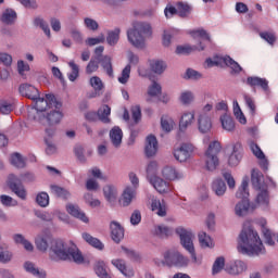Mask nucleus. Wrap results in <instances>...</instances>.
Returning a JSON list of instances; mask_svg holds the SVG:
<instances>
[{
  "label": "nucleus",
  "instance_id": "30",
  "mask_svg": "<svg viewBox=\"0 0 278 278\" xmlns=\"http://www.w3.org/2000/svg\"><path fill=\"white\" fill-rule=\"evenodd\" d=\"M152 212H156L157 216H166V202L157 199H152L151 203Z\"/></svg>",
  "mask_w": 278,
  "mask_h": 278
},
{
  "label": "nucleus",
  "instance_id": "21",
  "mask_svg": "<svg viewBox=\"0 0 278 278\" xmlns=\"http://www.w3.org/2000/svg\"><path fill=\"white\" fill-rule=\"evenodd\" d=\"M258 224L261 225L262 233L265 238L266 244L269 247H275V240H273V231L268 229L266 219H260Z\"/></svg>",
  "mask_w": 278,
  "mask_h": 278
},
{
  "label": "nucleus",
  "instance_id": "4",
  "mask_svg": "<svg viewBox=\"0 0 278 278\" xmlns=\"http://www.w3.org/2000/svg\"><path fill=\"white\" fill-rule=\"evenodd\" d=\"M35 108L28 111L29 121H39L40 114L53 108H62V103L58 102L54 94L47 93L45 97L38 96L35 100Z\"/></svg>",
  "mask_w": 278,
  "mask_h": 278
},
{
  "label": "nucleus",
  "instance_id": "46",
  "mask_svg": "<svg viewBox=\"0 0 278 278\" xmlns=\"http://www.w3.org/2000/svg\"><path fill=\"white\" fill-rule=\"evenodd\" d=\"M247 270V264L242 261H236L235 264L230 267V275H240Z\"/></svg>",
  "mask_w": 278,
  "mask_h": 278
},
{
  "label": "nucleus",
  "instance_id": "38",
  "mask_svg": "<svg viewBox=\"0 0 278 278\" xmlns=\"http://www.w3.org/2000/svg\"><path fill=\"white\" fill-rule=\"evenodd\" d=\"M50 189H51V193L58 197L59 199H68V197H71V192H68V190L58 185H51Z\"/></svg>",
  "mask_w": 278,
  "mask_h": 278
},
{
  "label": "nucleus",
  "instance_id": "52",
  "mask_svg": "<svg viewBox=\"0 0 278 278\" xmlns=\"http://www.w3.org/2000/svg\"><path fill=\"white\" fill-rule=\"evenodd\" d=\"M225 268V257L219 256L215 260L213 267H212V273L213 275H218Z\"/></svg>",
  "mask_w": 278,
  "mask_h": 278
},
{
  "label": "nucleus",
  "instance_id": "42",
  "mask_svg": "<svg viewBox=\"0 0 278 278\" xmlns=\"http://www.w3.org/2000/svg\"><path fill=\"white\" fill-rule=\"evenodd\" d=\"M119 38H121V28H115L114 30H110L106 37L108 45H110L111 47H114V45L118 43Z\"/></svg>",
  "mask_w": 278,
  "mask_h": 278
},
{
  "label": "nucleus",
  "instance_id": "54",
  "mask_svg": "<svg viewBox=\"0 0 278 278\" xmlns=\"http://www.w3.org/2000/svg\"><path fill=\"white\" fill-rule=\"evenodd\" d=\"M68 66L72 68L71 74H68L70 81H75L79 77V65L75 61H71Z\"/></svg>",
  "mask_w": 278,
  "mask_h": 278
},
{
  "label": "nucleus",
  "instance_id": "22",
  "mask_svg": "<svg viewBox=\"0 0 278 278\" xmlns=\"http://www.w3.org/2000/svg\"><path fill=\"white\" fill-rule=\"evenodd\" d=\"M162 175L165 179H168L169 181H175L176 179H181L184 177V174L175 167L167 166L162 170Z\"/></svg>",
  "mask_w": 278,
  "mask_h": 278
},
{
  "label": "nucleus",
  "instance_id": "35",
  "mask_svg": "<svg viewBox=\"0 0 278 278\" xmlns=\"http://www.w3.org/2000/svg\"><path fill=\"white\" fill-rule=\"evenodd\" d=\"M150 68L152 73H156V75H162V73L166 71V63H164V61L161 60H151Z\"/></svg>",
  "mask_w": 278,
  "mask_h": 278
},
{
  "label": "nucleus",
  "instance_id": "5",
  "mask_svg": "<svg viewBox=\"0 0 278 278\" xmlns=\"http://www.w3.org/2000/svg\"><path fill=\"white\" fill-rule=\"evenodd\" d=\"M251 182L255 190H258L256 197V204L262 210H268V204L270 203V195H268V187L264 182V175L260 170H252Z\"/></svg>",
  "mask_w": 278,
  "mask_h": 278
},
{
  "label": "nucleus",
  "instance_id": "43",
  "mask_svg": "<svg viewBox=\"0 0 278 278\" xmlns=\"http://www.w3.org/2000/svg\"><path fill=\"white\" fill-rule=\"evenodd\" d=\"M226 66H229L233 71V73H242V66L238 64V62L233 61L231 56H224L220 59Z\"/></svg>",
  "mask_w": 278,
  "mask_h": 278
},
{
  "label": "nucleus",
  "instance_id": "48",
  "mask_svg": "<svg viewBox=\"0 0 278 278\" xmlns=\"http://www.w3.org/2000/svg\"><path fill=\"white\" fill-rule=\"evenodd\" d=\"M173 125H175V122L168 115H163L161 117V126L163 131H173Z\"/></svg>",
  "mask_w": 278,
  "mask_h": 278
},
{
  "label": "nucleus",
  "instance_id": "64",
  "mask_svg": "<svg viewBox=\"0 0 278 278\" xmlns=\"http://www.w3.org/2000/svg\"><path fill=\"white\" fill-rule=\"evenodd\" d=\"M164 14L166 18H173V16L178 14L177 7H173V4H167L164 9Z\"/></svg>",
  "mask_w": 278,
  "mask_h": 278
},
{
  "label": "nucleus",
  "instance_id": "50",
  "mask_svg": "<svg viewBox=\"0 0 278 278\" xmlns=\"http://www.w3.org/2000/svg\"><path fill=\"white\" fill-rule=\"evenodd\" d=\"M36 203L40 207H47L49 205V193L41 191L36 197Z\"/></svg>",
  "mask_w": 278,
  "mask_h": 278
},
{
  "label": "nucleus",
  "instance_id": "16",
  "mask_svg": "<svg viewBox=\"0 0 278 278\" xmlns=\"http://www.w3.org/2000/svg\"><path fill=\"white\" fill-rule=\"evenodd\" d=\"M134 199H136V188L126 187L119 199V205H123V207H128V205H131Z\"/></svg>",
  "mask_w": 278,
  "mask_h": 278
},
{
  "label": "nucleus",
  "instance_id": "27",
  "mask_svg": "<svg viewBox=\"0 0 278 278\" xmlns=\"http://www.w3.org/2000/svg\"><path fill=\"white\" fill-rule=\"evenodd\" d=\"M192 123H194V112L184 113L179 122L180 131H186Z\"/></svg>",
  "mask_w": 278,
  "mask_h": 278
},
{
  "label": "nucleus",
  "instance_id": "23",
  "mask_svg": "<svg viewBox=\"0 0 278 278\" xmlns=\"http://www.w3.org/2000/svg\"><path fill=\"white\" fill-rule=\"evenodd\" d=\"M111 264H113V266H115V268L119 270L122 275H124V277H134L132 269H127V265L125 264V261L121 258H115L111 261Z\"/></svg>",
  "mask_w": 278,
  "mask_h": 278
},
{
  "label": "nucleus",
  "instance_id": "6",
  "mask_svg": "<svg viewBox=\"0 0 278 278\" xmlns=\"http://www.w3.org/2000/svg\"><path fill=\"white\" fill-rule=\"evenodd\" d=\"M237 199H242L239 203L235 206V213L237 216H247L249 212H253L257 205L251 204L249 202V178L244 177L242 179L241 186L239 187L237 193Z\"/></svg>",
  "mask_w": 278,
  "mask_h": 278
},
{
  "label": "nucleus",
  "instance_id": "19",
  "mask_svg": "<svg viewBox=\"0 0 278 278\" xmlns=\"http://www.w3.org/2000/svg\"><path fill=\"white\" fill-rule=\"evenodd\" d=\"M198 129L201 134H207L212 129V119L207 114L203 113L199 116Z\"/></svg>",
  "mask_w": 278,
  "mask_h": 278
},
{
  "label": "nucleus",
  "instance_id": "32",
  "mask_svg": "<svg viewBox=\"0 0 278 278\" xmlns=\"http://www.w3.org/2000/svg\"><path fill=\"white\" fill-rule=\"evenodd\" d=\"M49 242H51V237L49 236H38L35 240L38 251H41L42 253H46L49 249Z\"/></svg>",
  "mask_w": 278,
  "mask_h": 278
},
{
  "label": "nucleus",
  "instance_id": "1",
  "mask_svg": "<svg viewBox=\"0 0 278 278\" xmlns=\"http://www.w3.org/2000/svg\"><path fill=\"white\" fill-rule=\"evenodd\" d=\"M239 253L243 255H264L266 248L260 238L257 230H254L251 225H243V228L238 237Z\"/></svg>",
  "mask_w": 278,
  "mask_h": 278
},
{
  "label": "nucleus",
  "instance_id": "18",
  "mask_svg": "<svg viewBox=\"0 0 278 278\" xmlns=\"http://www.w3.org/2000/svg\"><path fill=\"white\" fill-rule=\"evenodd\" d=\"M248 86L251 88H262V90H268V80L266 78H260L257 76H250L247 78Z\"/></svg>",
  "mask_w": 278,
  "mask_h": 278
},
{
  "label": "nucleus",
  "instance_id": "53",
  "mask_svg": "<svg viewBox=\"0 0 278 278\" xmlns=\"http://www.w3.org/2000/svg\"><path fill=\"white\" fill-rule=\"evenodd\" d=\"M148 94L149 97H159V94H162V85L153 80L152 85L148 88Z\"/></svg>",
  "mask_w": 278,
  "mask_h": 278
},
{
  "label": "nucleus",
  "instance_id": "25",
  "mask_svg": "<svg viewBox=\"0 0 278 278\" xmlns=\"http://www.w3.org/2000/svg\"><path fill=\"white\" fill-rule=\"evenodd\" d=\"M205 50V46H203L202 42H200V47L197 46H178L176 48V53L178 55H188L190 53H192V51H204Z\"/></svg>",
  "mask_w": 278,
  "mask_h": 278
},
{
  "label": "nucleus",
  "instance_id": "59",
  "mask_svg": "<svg viewBox=\"0 0 278 278\" xmlns=\"http://www.w3.org/2000/svg\"><path fill=\"white\" fill-rule=\"evenodd\" d=\"M0 201H1L2 205H5V207H14V206L18 205V202L16 200H14L12 197L5 195V194L0 195Z\"/></svg>",
  "mask_w": 278,
  "mask_h": 278
},
{
  "label": "nucleus",
  "instance_id": "3",
  "mask_svg": "<svg viewBox=\"0 0 278 278\" xmlns=\"http://www.w3.org/2000/svg\"><path fill=\"white\" fill-rule=\"evenodd\" d=\"M152 34L150 24L135 22L132 28L127 30L128 42L136 49H144L147 47V38H151Z\"/></svg>",
  "mask_w": 278,
  "mask_h": 278
},
{
  "label": "nucleus",
  "instance_id": "60",
  "mask_svg": "<svg viewBox=\"0 0 278 278\" xmlns=\"http://www.w3.org/2000/svg\"><path fill=\"white\" fill-rule=\"evenodd\" d=\"M156 173H157V162L152 161V162L149 163V165L147 167V178H148V180H150L151 177H157Z\"/></svg>",
  "mask_w": 278,
  "mask_h": 278
},
{
  "label": "nucleus",
  "instance_id": "44",
  "mask_svg": "<svg viewBox=\"0 0 278 278\" xmlns=\"http://www.w3.org/2000/svg\"><path fill=\"white\" fill-rule=\"evenodd\" d=\"M34 26L40 27L42 31L48 36V38H51V28H49V24L46 23V21L41 17H36L34 20Z\"/></svg>",
  "mask_w": 278,
  "mask_h": 278
},
{
  "label": "nucleus",
  "instance_id": "2",
  "mask_svg": "<svg viewBox=\"0 0 278 278\" xmlns=\"http://www.w3.org/2000/svg\"><path fill=\"white\" fill-rule=\"evenodd\" d=\"M50 258L52 262H75V264H84V255L75 243H66L56 239L51 241Z\"/></svg>",
  "mask_w": 278,
  "mask_h": 278
},
{
  "label": "nucleus",
  "instance_id": "56",
  "mask_svg": "<svg viewBox=\"0 0 278 278\" xmlns=\"http://www.w3.org/2000/svg\"><path fill=\"white\" fill-rule=\"evenodd\" d=\"M131 75V64H127L122 71V77H118L119 84H127Z\"/></svg>",
  "mask_w": 278,
  "mask_h": 278
},
{
  "label": "nucleus",
  "instance_id": "55",
  "mask_svg": "<svg viewBox=\"0 0 278 278\" xmlns=\"http://www.w3.org/2000/svg\"><path fill=\"white\" fill-rule=\"evenodd\" d=\"M199 242L203 249H207V248L212 247V238L210 236H207V233H205V232L199 233Z\"/></svg>",
  "mask_w": 278,
  "mask_h": 278
},
{
  "label": "nucleus",
  "instance_id": "34",
  "mask_svg": "<svg viewBox=\"0 0 278 278\" xmlns=\"http://www.w3.org/2000/svg\"><path fill=\"white\" fill-rule=\"evenodd\" d=\"M212 190L217 197H223L227 192V185L223 179H216L213 181Z\"/></svg>",
  "mask_w": 278,
  "mask_h": 278
},
{
  "label": "nucleus",
  "instance_id": "57",
  "mask_svg": "<svg viewBox=\"0 0 278 278\" xmlns=\"http://www.w3.org/2000/svg\"><path fill=\"white\" fill-rule=\"evenodd\" d=\"M155 233L159 238H168V236H173V229L166 226H159L155 229Z\"/></svg>",
  "mask_w": 278,
  "mask_h": 278
},
{
  "label": "nucleus",
  "instance_id": "20",
  "mask_svg": "<svg viewBox=\"0 0 278 278\" xmlns=\"http://www.w3.org/2000/svg\"><path fill=\"white\" fill-rule=\"evenodd\" d=\"M63 117L64 114H62L60 108L50 109V112L46 116L49 125H59Z\"/></svg>",
  "mask_w": 278,
  "mask_h": 278
},
{
  "label": "nucleus",
  "instance_id": "39",
  "mask_svg": "<svg viewBox=\"0 0 278 278\" xmlns=\"http://www.w3.org/2000/svg\"><path fill=\"white\" fill-rule=\"evenodd\" d=\"M220 123L223 129L226 131H233L236 129V123L233 122V118L229 115H223L220 117Z\"/></svg>",
  "mask_w": 278,
  "mask_h": 278
},
{
  "label": "nucleus",
  "instance_id": "24",
  "mask_svg": "<svg viewBox=\"0 0 278 278\" xmlns=\"http://www.w3.org/2000/svg\"><path fill=\"white\" fill-rule=\"evenodd\" d=\"M240 160H242V150H240V146L236 144L232 147V152L228 157V164L229 166H238Z\"/></svg>",
  "mask_w": 278,
  "mask_h": 278
},
{
  "label": "nucleus",
  "instance_id": "9",
  "mask_svg": "<svg viewBox=\"0 0 278 278\" xmlns=\"http://www.w3.org/2000/svg\"><path fill=\"white\" fill-rule=\"evenodd\" d=\"M7 186L10 188L11 191L18 197L22 201L27 200V189H25V186H23V182L21 181V178H18L14 174H10L7 179Z\"/></svg>",
  "mask_w": 278,
  "mask_h": 278
},
{
  "label": "nucleus",
  "instance_id": "63",
  "mask_svg": "<svg viewBox=\"0 0 278 278\" xmlns=\"http://www.w3.org/2000/svg\"><path fill=\"white\" fill-rule=\"evenodd\" d=\"M84 23H85V27L87 29H90V31H97V29H99V23H97V21H94L93 18L86 17L84 20Z\"/></svg>",
  "mask_w": 278,
  "mask_h": 278
},
{
  "label": "nucleus",
  "instance_id": "37",
  "mask_svg": "<svg viewBox=\"0 0 278 278\" xmlns=\"http://www.w3.org/2000/svg\"><path fill=\"white\" fill-rule=\"evenodd\" d=\"M24 268L26 270V273H30V275H34L35 277H39V278H45L47 277V273L46 271H39L38 268H36V266L34 265V263L31 262H26L24 264Z\"/></svg>",
  "mask_w": 278,
  "mask_h": 278
},
{
  "label": "nucleus",
  "instance_id": "31",
  "mask_svg": "<svg viewBox=\"0 0 278 278\" xmlns=\"http://www.w3.org/2000/svg\"><path fill=\"white\" fill-rule=\"evenodd\" d=\"M176 8L178 11V16H180V18H186L192 13V7L188 4V2H177Z\"/></svg>",
  "mask_w": 278,
  "mask_h": 278
},
{
  "label": "nucleus",
  "instance_id": "17",
  "mask_svg": "<svg viewBox=\"0 0 278 278\" xmlns=\"http://www.w3.org/2000/svg\"><path fill=\"white\" fill-rule=\"evenodd\" d=\"M144 151L147 157H153L157 153V138L155 136L150 135L147 137Z\"/></svg>",
  "mask_w": 278,
  "mask_h": 278
},
{
  "label": "nucleus",
  "instance_id": "26",
  "mask_svg": "<svg viewBox=\"0 0 278 278\" xmlns=\"http://www.w3.org/2000/svg\"><path fill=\"white\" fill-rule=\"evenodd\" d=\"M110 138L113 146L116 148L121 147V142H123V130L121 127H113L110 131Z\"/></svg>",
  "mask_w": 278,
  "mask_h": 278
},
{
  "label": "nucleus",
  "instance_id": "58",
  "mask_svg": "<svg viewBox=\"0 0 278 278\" xmlns=\"http://www.w3.org/2000/svg\"><path fill=\"white\" fill-rule=\"evenodd\" d=\"M99 71V60L91 59L86 66L87 75H92V73H97Z\"/></svg>",
  "mask_w": 278,
  "mask_h": 278
},
{
  "label": "nucleus",
  "instance_id": "45",
  "mask_svg": "<svg viewBox=\"0 0 278 278\" xmlns=\"http://www.w3.org/2000/svg\"><path fill=\"white\" fill-rule=\"evenodd\" d=\"M104 197L109 203L116 201V189L113 186H105L103 188Z\"/></svg>",
  "mask_w": 278,
  "mask_h": 278
},
{
  "label": "nucleus",
  "instance_id": "29",
  "mask_svg": "<svg viewBox=\"0 0 278 278\" xmlns=\"http://www.w3.org/2000/svg\"><path fill=\"white\" fill-rule=\"evenodd\" d=\"M93 270L100 278H112V274L108 273V267L103 261H97Z\"/></svg>",
  "mask_w": 278,
  "mask_h": 278
},
{
  "label": "nucleus",
  "instance_id": "8",
  "mask_svg": "<svg viewBox=\"0 0 278 278\" xmlns=\"http://www.w3.org/2000/svg\"><path fill=\"white\" fill-rule=\"evenodd\" d=\"M220 153V142L213 141L210 143L206 152V170H216L219 162L218 154Z\"/></svg>",
  "mask_w": 278,
  "mask_h": 278
},
{
  "label": "nucleus",
  "instance_id": "36",
  "mask_svg": "<svg viewBox=\"0 0 278 278\" xmlns=\"http://www.w3.org/2000/svg\"><path fill=\"white\" fill-rule=\"evenodd\" d=\"M110 114H112V109L110 105L104 104L98 110V118L102 123H110Z\"/></svg>",
  "mask_w": 278,
  "mask_h": 278
},
{
  "label": "nucleus",
  "instance_id": "15",
  "mask_svg": "<svg viewBox=\"0 0 278 278\" xmlns=\"http://www.w3.org/2000/svg\"><path fill=\"white\" fill-rule=\"evenodd\" d=\"M110 229L111 238L114 242L118 243L125 238V229L118 222H111Z\"/></svg>",
  "mask_w": 278,
  "mask_h": 278
},
{
  "label": "nucleus",
  "instance_id": "12",
  "mask_svg": "<svg viewBox=\"0 0 278 278\" xmlns=\"http://www.w3.org/2000/svg\"><path fill=\"white\" fill-rule=\"evenodd\" d=\"M148 181L160 194H166L170 190V185L157 176L150 177Z\"/></svg>",
  "mask_w": 278,
  "mask_h": 278
},
{
  "label": "nucleus",
  "instance_id": "47",
  "mask_svg": "<svg viewBox=\"0 0 278 278\" xmlns=\"http://www.w3.org/2000/svg\"><path fill=\"white\" fill-rule=\"evenodd\" d=\"M233 114L241 125H247V117L244 116V113H242L238 101H233Z\"/></svg>",
  "mask_w": 278,
  "mask_h": 278
},
{
  "label": "nucleus",
  "instance_id": "40",
  "mask_svg": "<svg viewBox=\"0 0 278 278\" xmlns=\"http://www.w3.org/2000/svg\"><path fill=\"white\" fill-rule=\"evenodd\" d=\"M100 62L106 75H109V77H114V68L112 67V58L105 55L102 58Z\"/></svg>",
  "mask_w": 278,
  "mask_h": 278
},
{
  "label": "nucleus",
  "instance_id": "33",
  "mask_svg": "<svg viewBox=\"0 0 278 278\" xmlns=\"http://www.w3.org/2000/svg\"><path fill=\"white\" fill-rule=\"evenodd\" d=\"M13 240L15 244H22L25 251H29V252L34 251V244H31L29 240L25 239V236L21 233H15L13 235Z\"/></svg>",
  "mask_w": 278,
  "mask_h": 278
},
{
  "label": "nucleus",
  "instance_id": "11",
  "mask_svg": "<svg viewBox=\"0 0 278 278\" xmlns=\"http://www.w3.org/2000/svg\"><path fill=\"white\" fill-rule=\"evenodd\" d=\"M194 152V146L191 143H182L179 149L174 151V157L178 162H187Z\"/></svg>",
  "mask_w": 278,
  "mask_h": 278
},
{
  "label": "nucleus",
  "instance_id": "51",
  "mask_svg": "<svg viewBox=\"0 0 278 278\" xmlns=\"http://www.w3.org/2000/svg\"><path fill=\"white\" fill-rule=\"evenodd\" d=\"M90 86L93 88L96 94L103 90V80L99 76H92L90 78Z\"/></svg>",
  "mask_w": 278,
  "mask_h": 278
},
{
  "label": "nucleus",
  "instance_id": "7",
  "mask_svg": "<svg viewBox=\"0 0 278 278\" xmlns=\"http://www.w3.org/2000/svg\"><path fill=\"white\" fill-rule=\"evenodd\" d=\"M176 233L180 238V244L186 249V251H188V253H190L193 262H197V252H194V243L192 241L194 233H192V230L179 227L176 229Z\"/></svg>",
  "mask_w": 278,
  "mask_h": 278
},
{
  "label": "nucleus",
  "instance_id": "41",
  "mask_svg": "<svg viewBox=\"0 0 278 278\" xmlns=\"http://www.w3.org/2000/svg\"><path fill=\"white\" fill-rule=\"evenodd\" d=\"M2 23L5 25H12L16 21V11L7 9L1 17Z\"/></svg>",
  "mask_w": 278,
  "mask_h": 278
},
{
  "label": "nucleus",
  "instance_id": "28",
  "mask_svg": "<svg viewBox=\"0 0 278 278\" xmlns=\"http://www.w3.org/2000/svg\"><path fill=\"white\" fill-rule=\"evenodd\" d=\"M81 236L85 242H87V244H90V247H93V249H98V251H103L104 245L103 242H101V240L92 237V235L88 232H84Z\"/></svg>",
  "mask_w": 278,
  "mask_h": 278
},
{
  "label": "nucleus",
  "instance_id": "13",
  "mask_svg": "<svg viewBox=\"0 0 278 278\" xmlns=\"http://www.w3.org/2000/svg\"><path fill=\"white\" fill-rule=\"evenodd\" d=\"M66 210L67 213L73 216L74 218H77L78 220H80L81 223L88 224L90 223V219L88 218V216L86 215V213L84 211H81V208H79L78 205L75 204H67L66 205Z\"/></svg>",
  "mask_w": 278,
  "mask_h": 278
},
{
  "label": "nucleus",
  "instance_id": "10",
  "mask_svg": "<svg viewBox=\"0 0 278 278\" xmlns=\"http://www.w3.org/2000/svg\"><path fill=\"white\" fill-rule=\"evenodd\" d=\"M189 262L190 260H188V257L177 251H167L164 253V264H166V266L184 268L185 266H188Z\"/></svg>",
  "mask_w": 278,
  "mask_h": 278
},
{
  "label": "nucleus",
  "instance_id": "49",
  "mask_svg": "<svg viewBox=\"0 0 278 278\" xmlns=\"http://www.w3.org/2000/svg\"><path fill=\"white\" fill-rule=\"evenodd\" d=\"M11 164L15 168H25V159L20 153H13L11 155Z\"/></svg>",
  "mask_w": 278,
  "mask_h": 278
},
{
  "label": "nucleus",
  "instance_id": "62",
  "mask_svg": "<svg viewBox=\"0 0 278 278\" xmlns=\"http://www.w3.org/2000/svg\"><path fill=\"white\" fill-rule=\"evenodd\" d=\"M13 110H14V104H12L5 100L0 101V113L1 114H10Z\"/></svg>",
  "mask_w": 278,
  "mask_h": 278
},
{
  "label": "nucleus",
  "instance_id": "61",
  "mask_svg": "<svg viewBox=\"0 0 278 278\" xmlns=\"http://www.w3.org/2000/svg\"><path fill=\"white\" fill-rule=\"evenodd\" d=\"M190 34L192 38H202L203 40H207L208 42H212V39L210 38V34H207L205 29L192 30Z\"/></svg>",
  "mask_w": 278,
  "mask_h": 278
},
{
  "label": "nucleus",
  "instance_id": "14",
  "mask_svg": "<svg viewBox=\"0 0 278 278\" xmlns=\"http://www.w3.org/2000/svg\"><path fill=\"white\" fill-rule=\"evenodd\" d=\"M20 94L22 97H26L27 99H31V101L36 100L37 97H40V91L29 84H23L18 88Z\"/></svg>",
  "mask_w": 278,
  "mask_h": 278
}]
</instances>
